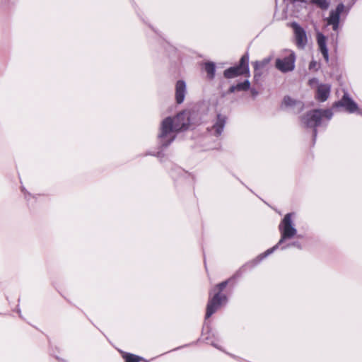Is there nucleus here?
Segmentation results:
<instances>
[{
    "label": "nucleus",
    "mask_w": 362,
    "mask_h": 362,
    "mask_svg": "<svg viewBox=\"0 0 362 362\" xmlns=\"http://www.w3.org/2000/svg\"><path fill=\"white\" fill-rule=\"evenodd\" d=\"M190 125V112L183 111L175 117H167L161 123L160 132L158 134L159 143L166 147L175 139V133L188 129Z\"/></svg>",
    "instance_id": "nucleus-1"
},
{
    "label": "nucleus",
    "mask_w": 362,
    "mask_h": 362,
    "mask_svg": "<svg viewBox=\"0 0 362 362\" xmlns=\"http://www.w3.org/2000/svg\"><path fill=\"white\" fill-rule=\"evenodd\" d=\"M294 216V213H288L284 216V218L279 225V230L281 235V238L278 243L273 246L272 247L266 250L264 252L258 255L252 262H251L246 266H249L250 264H251V267H254L257 265L267 256L272 254L286 240L291 239L296 235L297 229L295 227V224L293 220Z\"/></svg>",
    "instance_id": "nucleus-2"
},
{
    "label": "nucleus",
    "mask_w": 362,
    "mask_h": 362,
    "mask_svg": "<svg viewBox=\"0 0 362 362\" xmlns=\"http://www.w3.org/2000/svg\"><path fill=\"white\" fill-rule=\"evenodd\" d=\"M332 115V112L330 110H315L308 112L302 118V122L305 127L315 128L313 136L314 139H315L317 136V130L315 128L322 124L324 119H325L327 122L329 121Z\"/></svg>",
    "instance_id": "nucleus-3"
},
{
    "label": "nucleus",
    "mask_w": 362,
    "mask_h": 362,
    "mask_svg": "<svg viewBox=\"0 0 362 362\" xmlns=\"http://www.w3.org/2000/svg\"><path fill=\"white\" fill-rule=\"evenodd\" d=\"M228 281H223L216 286L213 291L218 290V291L214 294L212 298H210L206 306V317H211L220 307L226 303L227 297L224 294H221V292L226 287Z\"/></svg>",
    "instance_id": "nucleus-4"
},
{
    "label": "nucleus",
    "mask_w": 362,
    "mask_h": 362,
    "mask_svg": "<svg viewBox=\"0 0 362 362\" xmlns=\"http://www.w3.org/2000/svg\"><path fill=\"white\" fill-rule=\"evenodd\" d=\"M248 64L249 55L245 54L240 58L238 65L230 67L224 71V77L226 78H233L241 75H245L247 77H249L250 69Z\"/></svg>",
    "instance_id": "nucleus-5"
},
{
    "label": "nucleus",
    "mask_w": 362,
    "mask_h": 362,
    "mask_svg": "<svg viewBox=\"0 0 362 362\" xmlns=\"http://www.w3.org/2000/svg\"><path fill=\"white\" fill-rule=\"evenodd\" d=\"M295 53L290 51L287 57L276 60V67L283 73L291 71L295 68Z\"/></svg>",
    "instance_id": "nucleus-6"
},
{
    "label": "nucleus",
    "mask_w": 362,
    "mask_h": 362,
    "mask_svg": "<svg viewBox=\"0 0 362 362\" xmlns=\"http://www.w3.org/2000/svg\"><path fill=\"white\" fill-rule=\"evenodd\" d=\"M345 6L341 3L337 5L334 10H332L329 17L327 18L328 25H332L334 31H337L339 28L340 15L344 11Z\"/></svg>",
    "instance_id": "nucleus-7"
},
{
    "label": "nucleus",
    "mask_w": 362,
    "mask_h": 362,
    "mask_svg": "<svg viewBox=\"0 0 362 362\" xmlns=\"http://www.w3.org/2000/svg\"><path fill=\"white\" fill-rule=\"evenodd\" d=\"M337 106H341L346 109L349 113L356 112L359 115H362V111L359 110L358 105L349 96L347 93H345L342 98L336 103Z\"/></svg>",
    "instance_id": "nucleus-8"
},
{
    "label": "nucleus",
    "mask_w": 362,
    "mask_h": 362,
    "mask_svg": "<svg viewBox=\"0 0 362 362\" xmlns=\"http://www.w3.org/2000/svg\"><path fill=\"white\" fill-rule=\"evenodd\" d=\"M292 27L294 30L297 46L303 48L307 43V36L305 30L296 23H293Z\"/></svg>",
    "instance_id": "nucleus-9"
},
{
    "label": "nucleus",
    "mask_w": 362,
    "mask_h": 362,
    "mask_svg": "<svg viewBox=\"0 0 362 362\" xmlns=\"http://www.w3.org/2000/svg\"><path fill=\"white\" fill-rule=\"evenodd\" d=\"M226 122V117L218 114L216 117V121L209 131L211 134L218 136L223 131Z\"/></svg>",
    "instance_id": "nucleus-10"
},
{
    "label": "nucleus",
    "mask_w": 362,
    "mask_h": 362,
    "mask_svg": "<svg viewBox=\"0 0 362 362\" xmlns=\"http://www.w3.org/2000/svg\"><path fill=\"white\" fill-rule=\"evenodd\" d=\"M187 92L186 83L184 81L180 80L175 85V100L178 104L183 103Z\"/></svg>",
    "instance_id": "nucleus-11"
},
{
    "label": "nucleus",
    "mask_w": 362,
    "mask_h": 362,
    "mask_svg": "<svg viewBox=\"0 0 362 362\" xmlns=\"http://www.w3.org/2000/svg\"><path fill=\"white\" fill-rule=\"evenodd\" d=\"M330 86L328 84H320L317 87L316 98L320 102L327 100L330 93Z\"/></svg>",
    "instance_id": "nucleus-12"
},
{
    "label": "nucleus",
    "mask_w": 362,
    "mask_h": 362,
    "mask_svg": "<svg viewBox=\"0 0 362 362\" xmlns=\"http://www.w3.org/2000/svg\"><path fill=\"white\" fill-rule=\"evenodd\" d=\"M317 45H318L319 49H320L324 59L327 62L329 61V54H328V49L326 45V37L324 35L319 33L317 35Z\"/></svg>",
    "instance_id": "nucleus-13"
},
{
    "label": "nucleus",
    "mask_w": 362,
    "mask_h": 362,
    "mask_svg": "<svg viewBox=\"0 0 362 362\" xmlns=\"http://www.w3.org/2000/svg\"><path fill=\"white\" fill-rule=\"evenodd\" d=\"M272 58L270 57L263 59L261 61H256L253 62L254 69H255V76L254 78L256 79L257 77H259L261 76V72L259 71L265 68L271 62Z\"/></svg>",
    "instance_id": "nucleus-14"
},
{
    "label": "nucleus",
    "mask_w": 362,
    "mask_h": 362,
    "mask_svg": "<svg viewBox=\"0 0 362 362\" xmlns=\"http://www.w3.org/2000/svg\"><path fill=\"white\" fill-rule=\"evenodd\" d=\"M250 81L246 79L243 82L239 83L235 86H232L230 89V93H233L236 90L241 91V90H247L250 88Z\"/></svg>",
    "instance_id": "nucleus-15"
},
{
    "label": "nucleus",
    "mask_w": 362,
    "mask_h": 362,
    "mask_svg": "<svg viewBox=\"0 0 362 362\" xmlns=\"http://www.w3.org/2000/svg\"><path fill=\"white\" fill-rule=\"evenodd\" d=\"M204 69L207 73V76L209 79H213L215 76L216 66L213 62H206L204 64Z\"/></svg>",
    "instance_id": "nucleus-16"
},
{
    "label": "nucleus",
    "mask_w": 362,
    "mask_h": 362,
    "mask_svg": "<svg viewBox=\"0 0 362 362\" xmlns=\"http://www.w3.org/2000/svg\"><path fill=\"white\" fill-rule=\"evenodd\" d=\"M125 362H139L142 358L132 354H125L123 356Z\"/></svg>",
    "instance_id": "nucleus-17"
},
{
    "label": "nucleus",
    "mask_w": 362,
    "mask_h": 362,
    "mask_svg": "<svg viewBox=\"0 0 362 362\" xmlns=\"http://www.w3.org/2000/svg\"><path fill=\"white\" fill-rule=\"evenodd\" d=\"M313 2L322 9H327L329 7V2L327 0H313Z\"/></svg>",
    "instance_id": "nucleus-18"
},
{
    "label": "nucleus",
    "mask_w": 362,
    "mask_h": 362,
    "mask_svg": "<svg viewBox=\"0 0 362 362\" xmlns=\"http://www.w3.org/2000/svg\"><path fill=\"white\" fill-rule=\"evenodd\" d=\"M296 103L295 100H293L291 98L286 96L284 98L283 104L286 106H292Z\"/></svg>",
    "instance_id": "nucleus-19"
},
{
    "label": "nucleus",
    "mask_w": 362,
    "mask_h": 362,
    "mask_svg": "<svg viewBox=\"0 0 362 362\" xmlns=\"http://www.w3.org/2000/svg\"><path fill=\"white\" fill-rule=\"evenodd\" d=\"M290 247H296L298 248H301L300 245L298 242H293L291 243L281 245V250H286Z\"/></svg>",
    "instance_id": "nucleus-20"
},
{
    "label": "nucleus",
    "mask_w": 362,
    "mask_h": 362,
    "mask_svg": "<svg viewBox=\"0 0 362 362\" xmlns=\"http://www.w3.org/2000/svg\"><path fill=\"white\" fill-rule=\"evenodd\" d=\"M317 69H318L317 63L314 60L310 62V63L309 64V69L310 70H317Z\"/></svg>",
    "instance_id": "nucleus-21"
},
{
    "label": "nucleus",
    "mask_w": 362,
    "mask_h": 362,
    "mask_svg": "<svg viewBox=\"0 0 362 362\" xmlns=\"http://www.w3.org/2000/svg\"><path fill=\"white\" fill-rule=\"evenodd\" d=\"M318 80L316 78H313L309 80V84L313 86L314 85L317 84Z\"/></svg>",
    "instance_id": "nucleus-22"
}]
</instances>
